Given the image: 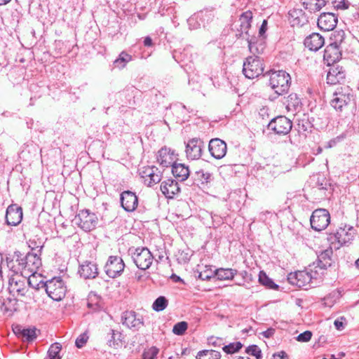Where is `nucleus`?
Segmentation results:
<instances>
[{
	"instance_id": "5fc2aeb1",
	"label": "nucleus",
	"mask_w": 359,
	"mask_h": 359,
	"mask_svg": "<svg viewBox=\"0 0 359 359\" xmlns=\"http://www.w3.org/2000/svg\"><path fill=\"white\" fill-rule=\"evenodd\" d=\"M342 319H343V318H341V320L337 319L334 322V325L336 329L338 330H341L344 329V323L341 321Z\"/></svg>"
},
{
	"instance_id": "f257e3e1",
	"label": "nucleus",
	"mask_w": 359,
	"mask_h": 359,
	"mask_svg": "<svg viewBox=\"0 0 359 359\" xmlns=\"http://www.w3.org/2000/svg\"><path fill=\"white\" fill-rule=\"evenodd\" d=\"M37 288H44L47 294L54 301H61L66 294L67 287L60 277H54L43 282L37 283Z\"/></svg>"
},
{
	"instance_id": "603ef678",
	"label": "nucleus",
	"mask_w": 359,
	"mask_h": 359,
	"mask_svg": "<svg viewBox=\"0 0 359 359\" xmlns=\"http://www.w3.org/2000/svg\"><path fill=\"white\" fill-rule=\"evenodd\" d=\"M209 342L214 346L220 347L222 345H223L222 339L220 338L211 337L209 339Z\"/></svg>"
},
{
	"instance_id": "4be33fe9",
	"label": "nucleus",
	"mask_w": 359,
	"mask_h": 359,
	"mask_svg": "<svg viewBox=\"0 0 359 359\" xmlns=\"http://www.w3.org/2000/svg\"><path fill=\"white\" fill-rule=\"evenodd\" d=\"M327 74V82L330 85H335L344 81L346 73L342 67L339 65H332Z\"/></svg>"
},
{
	"instance_id": "b1692460",
	"label": "nucleus",
	"mask_w": 359,
	"mask_h": 359,
	"mask_svg": "<svg viewBox=\"0 0 359 359\" xmlns=\"http://www.w3.org/2000/svg\"><path fill=\"white\" fill-rule=\"evenodd\" d=\"M79 273L85 279H93L97 276L98 269L95 262L85 261L80 265Z\"/></svg>"
},
{
	"instance_id": "680f3d73",
	"label": "nucleus",
	"mask_w": 359,
	"mask_h": 359,
	"mask_svg": "<svg viewBox=\"0 0 359 359\" xmlns=\"http://www.w3.org/2000/svg\"><path fill=\"white\" fill-rule=\"evenodd\" d=\"M144 45L145 46H151L152 45V39L149 36H147L144 39Z\"/></svg>"
},
{
	"instance_id": "c9c22d12",
	"label": "nucleus",
	"mask_w": 359,
	"mask_h": 359,
	"mask_svg": "<svg viewBox=\"0 0 359 359\" xmlns=\"http://www.w3.org/2000/svg\"><path fill=\"white\" fill-rule=\"evenodd\" d=\"M259 281L262 285L269 289L276 290L278 288V285L276 284L270 278H269L263 271H260L259 273Z\"/></svg>"
},
{
	"instance_id": "338daca9",
	"label": "nucleus",
	"mask_w": 359,
	"mask_h": 359,
	"mask_svg": "<svg viewBox=\"0 0 359 359\" xmlns=\"http://www.w3.org/2000/svg\"><path fill=\"white\" fill-rule=\"evenodd\" d=\"M355 266L359 269V258L355 262Z\"/></svg>"
},
{
	"instance_id": "473e14b6",
	"label": "nucleus",
	"mask_w": 359,
	"mask_h": 359,
	"mask_svg": "<svg viewBox=\"0 0 359 359\" xmlns=\"http://www.w3.org/2000/svg\"><path fill=\"white\" fill-rule=\"evenodd\" d=\"M109 334L110 335V338L108 339L107 344L109 346L116 348L121 344L123 337L120 332L111 330Z\"/></svg>"
},
{
	"instance_id": "72a5a7b5",
	"label": "nucleus",
	"mask_w": 359,
	"mask_h": 359,
	"mask_svg": "<svg viewBox=\"0 0 359 359\" xmlns=\"http://www.w3.org/2000/svg\"><path fill=\"white\" fill-rule=\"evenodd\" d=\"M195 180L200 182L201 184H205L212 182L213 176L212 173L208 171L200 170L195 172Z\"/></svg>"
},
{
	"instance_id": "2eb2a0df",
	"label": "nucleus",
	"mask_w": 359,
	"mask_h": 359,
	"mask_svg": "<svg viewBox=\"0 0 359 359\" xmlns=\"http://www.w3.org/2000/svg\"><path fill=\"white\" fill-rule=\"evenodd\" d=\"M332 250L331 248L326 249L322 251L318 255V259L316 263H313L312 267L314 271L319 269V277L321 278V276L323 275L324 270H325L327 267L332 265Z\"/></svg>"
},
{
	"instance_id": "aec40b11",
	"label": "nucleus",
	"mask_w": 359,
	"mask_h": 359,
	"mask_svg": "<svg viewBox=\"0 0 359 359\" xmlns=\"http://www.w3.org/2000/svg\"><path fill=\"white\" fill-rule=\"evenodd\" d=\"M355 229L353 226L344 225L339 227L334 234L335 240L341 245H346L351 243L355 236Z\"/></svg>"
},
{
	"instance_id": "0eeeda50",
	"label": "nucleus",
	"mask_w": 359,
	"mask_h": 359,
	"mask_svg": "<svg viewBox=\"0 0 359 359\" xmlns=\"http://www.w3.org/2000/svg\"><path fill=\"white\" fill-rule=\"evenodd\" d=\"M309 270L310 271H302L290 273L287 277L289 283L301 287L309 283L312 278L318 279L320 278L318 270L314 271L312 267H310Z\"/></svg>"
},
{
	"instance_id": "bf43d9fd",
	"label": "nucleus",
	"mask_w": 359,
	"mask_h": 359,
	"mask_svg": "<svg viewBox=\"0 0 359 359\" xmlns=\"http://www.w3.org/2000/svg\"><path fill=\"white\" fill-rule=\"evenodd\" d=\"M34 278V276H30L29 278H28V280H27V285L28 284L30 287L36 289V290H39L40 288H37L38 286H37V284L36 285H34V283H32V278Z\"/></svg>"
},
{
	"instance_id": "cd10ccee",
	"label": "nucleus",
	"mask_w": 359,
	"mask_h": 359,
	"mask_svg": "<svg viewBox=\"0 0 359 359\" xmlns=\"http://www.w3.org/2000/svg\"><path fill=\"white\" fill-rule=\"evenodd\" d=\"M172 175L179 180H186L190 174L189 167L185 165L184 163H174L172 165Z\"/></svg>"
},
{
	"instance_id": "37998d69",
	"label": "nucleus",
	"mask_w": 359,
	"mask_h": 359,
	"mask_svg": "<svg viewBox=\"0 0 359 359\" xmlns=\"http://www.w3.org/2000/svg\"><path fill=\"white\" fill-rule=\"evenodd\" d=\"M188 328V323L185 321H181L176 323L172 328V332L176 335H182Z\"/></svg>"
},
{
	"instance_id": "412c9836",
	"label": "nucleus",
	"mask_w": 359,
	"mask_h": 359,
	"mask_svg": "<svg viewBox=\"0 0 359 359\" xmlns=\"http://www.w3.org/2000/svg\"><path fill=\"white\" fill-rule=\"evenodd\" d=\"M121 203L122 208L127 212L134 211L138 205V198L135 193L130 191H124L121 194Z\"/></svg>"
},
{
	"instance_id": "f03ea898",
	"label": "nucleus",
	"mask_w": 359,
	"mask_h": 359,
	"mask_svg": "<svg viewBox=\"0 0 359 359\" xmlns=\"http://www.w3.org/2000/svg\"><path fill=\"white\" fill-rule=\"evenodd\" d=\"M291 84V77L283 70L274 71L270 73L269 86L278 95L288 92Z\"/></svg>"
},
{
	"instance_id": "09e8293b",
	"label": "nucleus",
	"mask_w": 359,
	"mask_h": 359,
	"mask_svg": "<svg viewBox=\"0 0 359 359\" xmlns=\"http://www.w3.org/2000/svg\"><path fill=\"white\" fill-rule=\"evenodd\" d=\"M312 337V332L311 331L306 330L301 334H299L297 337V340L301 342H307L310 341Z\"/></svg>"
},
{
	"instance_id": "f704fd0d",
	"label": "nucleus",
	"mask_w": 359,
	"mask_h": 359,
	"mask_svg": "<svg viewBox=\"0 0 359 359\" xmlns=\"http://www.w3.org/2000/svg\"><path fill=\"white\" fill-rule=\"evenodd\" d=\"M196 359H221V353L215 350H203L198 353Z\"/></svg>"
},
{
	"instance_id": "20e7f679",
	"label": "nucleus",
	"mask_w": 359,
	"mask_h": 359,
	"mask_svg": "<svg viewBox=\"0 0 359 359\" xmlns=\"http://www.w3.org/2000/svg\"><path fill=\"white\" fill-rule=\"evenodd\" d=\"M263 71L262 60L258 56H249L243 62V72L248 79L257 78L263 73Z\"/></svg>"
},
{
	"instance_id": "393cba45",
	"label": "nucleus",
	"mask_w": 359,
	"mask_h": 359,
	"mask_svg": "<svg viewBox=\"0 0 359 359\" xmlns=\"http://www.w3.org/2000/svg\"><path fill=\"white\" fill-rule=\"evenodd\" d=\"M161 191L166 198H173L180 191V188L175 180L168 179L161 183Z\"/></svg>"
},
{
	"instance_id": "58836bf2",
	"label": "nucleus",
	"mask_w": 359,
	"mask_h": 359,
	"mask_svg": "<svg viewBox=\"0 0 359 359\" xmlns=\"http://www.w3.org/2000/svg\"><path fill=\"white\" fill-rule=\"evenodd\" d=\"M132 60L131 55H128L126 52H121L118 57L114 61L115 67L123 69L125 67L128 62Z\"/></svg>"
},
{
	"instance_id": "6e6552de",
	"label": "nucleus",
	"mask_w": 359,
	"mask_h": 359,
	"mask_svg": "<svg viewBox=\"0 0 359 359\" xmlns=\"http://www.w3.org/2000/svg\"><path fill=\"white\" fill-rule=\"evenodd\" d=\"M8 290L16 297H23L28 291L26 278L15 271L8 279Z\"/></svg>"
},
{
	"instance_id": "bb28decb",
	"label": "nucleus",
	"mask_w": 359,
	"mask_h": 359,
	"mask_svg": "<svg viewBox=\"0 0 359 359\" xmlns=\"http://www.w3.org/2000/svg\"><path fill=\"white\" fill-rule=\"evenodd\" d=\"M173 153L170 149L166 147L161 148L157 154V161L163 167L168 168L172 165L174 162Z\"/></svg>"
},
{
	"instance_id": "a211bd4d",
	"label": "nucleus",
	"mask_w": 359,
	"mask_h": 359,
	"mask_svg": "<svg viewBox=\"0 0 359 359\" xmlns=\"http://www.w3.org/2000/svg\"><path fill=\"white\" fill-rule=\"evenodd\" d=\"M121 319L124 325L135 330H140L144 325L142 318L137 316L136 313L133 311L124 312Z\"/></svg>"
},
{
	"instance_id": "9d476101",
	"label": "nucleus",
	"mask_w": 359,
	"mask_h": 359,
	"mask_svg": "<svg viewBox=\"0 0 359 359\" xmlns=\"http://www.w3.org/2000/svg\"><path fill=\"white\" fill-rule=\"evenodd\" d=\"M310 222L313 229L320 231L326 229L330 223V215L326 209H317L313 212Z\"/></svg>"
},
{
	"instance_id": "13d9d810",
	"label": "nucleus",
	"mask_w": 359,
	"mask_h": 359,
	"mask_svg": "<svg viewBox=\"0 0 359 359\" xmlns=\"http://www.w3.org/2000/svg\"><path fill=\"white\" fill-rule=\"evenodd\" d=\"M274 332H275V330L272 328H270V329H268L267 330L264 331L263 332V335L266 338H269L273 336Z\"/></svg>"
},
{
	"instance_id": "ea45409f",
	"label": "nucleus",
	"mask_w": 359,
	"mask_h": 359,
	"mask_svg": "<svg viewBox=\"0 0 359 359\" xmlns=\"http://www.w3.org/2000/svg\"><path fill=\"white\" fill-rule=\"evenodd\" d=\"M168 305V299L163 297H158L153 303L152 309L157 312L163 311Z\"/></svg>"
},
{
	"instance_id": "f3484780",
	"label": "nucleus",
	"mask_w": 359,
	"mask_h": 359,
	"mask_svg": "<svg viewBox=\"0 0 359 359\" xmlns=\"http://www.w3.org/2000/svg\"><path fill=\"white\" fill-rule=\"evenodd\" d=\"M338 22L337 17L332 13H323L318 18V27L325 32L333 30Z\"/></svg>"
},
{
	"instance_id": "7ed1b4c3",
	"label": "nucleus",
	"mask_w": 359,
	"mask_h": 359,
	"mask_svg": "<svg viewBox=\"0 0 359 359\" xmlns=\"http://www.w3.org/2000/svg\"><path fill=\"white\" fill-rule=\"evenodd\" d=\"M16 261L18 262V270H20L21 273L27 272L33 276L42 265L39 255L34 252H28L25 257L20 259L18 255Z\"/></svg>"
},
{
	"instance_id": "a19ab883",
	"label": "nucleus",
	"mask_w": 359,
	"mask_h": 359,
	"mask_svg": "<svg viewBox=\"0 0 359 359\" xmlns=\"http://www.w3.org/2000/svg\"><path fill=\"white\" fill-rule=\"evenodd\" d=\"M36 329L35 327L33 328H24L22 332V335L21 337L23 341H32L34 339L36 338Z\"/></svg>"
},
{
	"instance_id": "774afa93",
	"label": "nucleus",
	"mask_w": 359,
	"mask_h": 359,
	"mask_svg": "<svg viewBox=\"0 0 359 359\" xmlns=\"http://www.w3.org/2000/svg\"><path fill=\"white\" fill-rule=\"evenodd\" d=\"M194 20H195V18H194V17H192V18H190L188 20V22H189V25H191V22H192L193 21H194Z\"/></svg>"
},
{
	"instance_id": "6e6d98bb",
	"label": "nucleus",
	"mask_w": 359,
	"mask_h": 359,
	"mask_svg": "<svg viewBox=\"0 0 359 359\" xmlns=\"http://www.w3.org/2000/svg\"><path fill=\"white\" fill-rule=\"evenodd\" d=\"M24 328H22L21 326L20 325H16L15 327H14L13 328V330L14 332V333L18 337H21L22 335V330H23Z\"/></svg>"
},
{
	"instance_id": "c03bdc74",
	"label": "nucleus",
	"mask_w": 359,
	"mask_h": 359,
	"mask_svg": "<svg viewBox=\"0 0 359 359\" xmlns=\"http://www.w3.org/2000/svg\"><path fill=\"white\" fill-rule=\"evenodd\" d=\"M158 351V348L151 346L147 350H144L142 354V359H154L157 356Z\"/></svg>"
},
{
	"instance_id": "8fccbe9b",
	"label": "nucleus",
	"mask_w": 359,
	"mask_h": 359,
	"mask_svg": "<svg viewBox=\"0 0 359 359\" xmlns=\"http://www.w3.org/2000/svg\"><path fill=\"white\" fill-rule=\"evenodd\" d=\"M316 184L320 190H326L328 184L326 178L323 176H318Z\"/></svg>"
},
{
	"instance_id": "3c124183",
	"label": "nucleus",
	"mask_w": 359,
	"mask_h": 359,
	"mask_svg": "<svg viewBox=\"0 0 359 359\" xmlns=\"http://www.w3.org/2000/svg\"><path fill=\"white\" fill-rule=\"evenodd\" d=\"M87 339L88 337L83 334V335H80L76 339V341H75V344L76 346V347L78 348H82L84 344L86 343L87 341Z\"/></svg>"
},
{
	"instance_id": "1a4fd4ad",
	"label": "nucleus",
	"mask_w": 359,
	"mask_h": 359,
	"mask_svg": "<svg viewBox=\"0 0 359 359\" xmlns=\"http://www.w3.org/2000/svg\"><path fill=\"white\" fill-rule=\"evenodd\" d=\"M351 89L349 86H340L334 91L330 104L336 110L341 111L351 102Z\"/></svg>"
},
{
	"instance_id": "0e129e2a",
	"label": "nucleus",
	"mask_w": 359,
	"mask_h": 359,
	"mask_svg": "<svg viewBox=\"0 0 359 359\" xmlns=\"http://www.w3.org/2000/svg\"><path fill=\"white\" fill-rule=\"evenodd\" d=\"M182 259V261L184 262V263H186L187 262L189 261L190 259V257L189 256V255L187 253H186L183 257L181 258Z\"/></svg>"
},
{
	"instance_id": "6ab92c4d",
	"label": "nucleus",
	"mask_w": 359,
	"mask_h": 359,
	"mask_svg": "<svg viewBox=\"0 0 359 359\" xmlns=\"http://www.w3.org/2000/svg\"><path fill=\"white\" fill-rule=\"evenodd\" d=\"M208 149L212 156L221 159L226 155L227 147L224 141L215 138L210 141Z\"/></svg>"
},
{
	"instance_id": "4468645a",
	"label": "nucleus",
	"mask_w": 359,
	"mask_h": 359,
	"mask_svg": "<svg viewBox=\"0 0 359 359\" xmlns=\"http://www.w3.org/2000/svg\"><path fill=\"white\" fill-rule=\"evenodd\" d=\"M204 147L203 142L199 138H192L186 144V156L189 160L199 159Z\"/></svg>"
},
{
	"instance_id": "e2e57ef3",
	"label": "nucleus",
	"mask_w": 359,
	"mask_h": 359,
	"mask_svg": "<svg viewBox=\"0 0 359 359\" xmlns=\"http://www.w3.org/2000/svg\"><path fill=\"white\" fill-rule=\"evenodd\" d=\"M272 215L271 212H269V211H266L264 212H262L260 214V219L263 220V221H265L266 219V215Z\"/></svg>"
},
{
	"instance_id": "a18cd8bd",
	"label": "nucleus",
	"mask_w": 359,
	"mask_h": 359,
	"mask_svg": "<svg viewBox=\"0 0 359 359\" xmlns=\"http://www.w3.org/2000/svg\"><path fill=\"white\" fill-rule=\"evenodd\" d=\"M245 352L248 355L255 356L257 359H261L262 357L261 349L257 345L249 346Z\"/></svg>"
},
{
	"instance_id": "e433bc0d",
	"label": "nucleus",
	"mask_w": 359,
	"mask_h": 359,
	"mask_svg": "<svg viewBox=\"0 0 359 359\" xmlns=\"http://www.w3.org/2000/svg\"><path fill=\"white\" fill-rule=\"evenodd\" d=\"M345 39V32L342 29L337 30L332 34L331 39L332 42L330 44L339 46L343 48V43Z\"/></svg>"
},
{
	"instance_id": "423d86ee",
	"label": "nucleus",
	"mask_w": 359,
	"mask_h": 359,
	"mask_svg": "<svg viewBox=\"0 0 359 359\" xmlns=\"http://www.w3.org/2000/svg\"><path fill=\"white\" fill-rule=\"evenodd\" d=\"M73 222L83 231H90L96 227L97 217L88 210H82L76 215Z\"/></svg>"
},
{
	"instance_id": "ddd939ff",
	"label": "nucleus",
	"mask_w": 359,
	"mask_h": 359,
	"mask_svg": "<svg viewBox=\"0 0 359 359\" xmlns=\"http://www.w3.org/2000/svg\"><path fill=\"white\" fill-rule=\"evenodd\" d=\"M268 128L273 130L278 135L288 134L292 128V123L290 119L285 116H279L273 118L268 124Z\"/></svg>"
},
{
	"instance_id": "2f4dec72",
	"label": "nucleus",
	"mask_w": 359,
	"mask_h": 359,
	"mask_svg": "<svg viewBox=\"0 0 359 359\" xmlns=\"http://www.w3.org/2000/svg\"><path fill=\"white\" fill-rule=\"evenodd\" d=\"M252 19V13L250 11H247L243 13L240 17V21L241 22V27L243 32L248 34V31L251 27V21Z\"/></svg>"
},
{
	"instance_id": "5701e85b",
	"label": "nucleus",
	"mask_w": 359,
	"mask_h": 359,
	"mask_svg": "<svg viewBox=\"0 0 359 359\" xmlns=\"http://www.w3.org/2000/svg\"><path fill=\"white\" fill-rule=\"evenodd\" d=\"M343 48L335 45L329 44L324 50L323 60L327 65L331 66L339 61L341 57V50Z\"/></svg>"
},
{
	"instance_id": "7c9ffc66",
	"label": "nucleus",
	"mask_w": 359,
	"mask_h": 359,
	"mask_svg": "<svg viewBox=\"0 0 359 359\" xmlns=\"http://www.w3.org/2000/svg\"><path fill=\"white\" fill-rule=\"evenodd\" d=\"M215 276L219 280H227L233 278L237 273V270L232 269L220 268L215 271Z\"/></svg>"
},
{
	"instance_id": "39448f33",
	"label": "nucleus",
	"mask_w": 359,
	"mask_h": 359,
	"mask_svg": "<svg viewBox=\"0 0 359 359\" xmlns=\"http://www.w3.org/2000/svg\"><path fill=\"white\" fill-rule=\"evenodd\" d=\"M131 251V257L137 267L141 270L148 269L153 262L154 257L147 248H137Z\"/></svg>"
},
{
	"instance_id": "4d7b16f0",
	"label": "nucleus",
	"mask_w": 359,
	"mask_h": 359,
	"mask_svg": "<svg viewBox=\"0 0 359 359\" xmlns=\"http://www.w3.org/2000/svg\"><path fill=\"white\" fill-rule=\"evenodd\" d=\"M323 301L324 302V304L325 306H330L331 307L333 304V302L332 301L331 299V297H330V294L327 297H325Z\"/></svg>"
},
{
	"instance_id": "4c0bfd02",
	"label": "nucleus",
	"mask_w": 359,
	"mask_h": 359,
	"mask_svg": "<svg viewBox=\"0 0 359 359\" xmlns=\"http://www.w3.org/2000/svg\"><path fill=\"white\" fill-rule=\"evenodd\" d=\"M61 351V345L58 343L52 344L47 353V355L44 359H61L59 353Z\"/></svg>"
},
{
	"instance_id": "864d4df0",
	"label": "nucleus",
	"mask_w": 359,
	"mask_h": 359,
	"mask_svg": "<svg viewBox=\"0 0 359 359\" xmlns=\"http://www.w3.org/2000/svg\"><path fill=\"white\" fill-rule=\"evenodd\" d=\"M266 29H267V20H264L263 22H262V24L259 28V34L260 36H263L264 34L266 32Z\"/></svg>"
},
{
	"instance_id": "69168bd1",
	"label": "nucleus",
	"mask_w": 359,
	"mask_h": 359,
	"mask_svg": "<svg viewBox=\"0 0 359 359\" xmlns=\"http://www.w3.org/2000/svg\"><path fill=\"white\" fill-rule=\"evenodd\" d=\"M11 0H0V6L6 5L8 2H10Z\"/></svg>"
},
{
	"instance_id": "c85d7f7f",
	"label": "nucleus",
	"mask_w": 359,
	"mask_h": 359,
	"mask_svg": "<svg viewBox=\"0 0 359 359\" xmlns=\"http://www.w3.org/2000/svg\"><path fill=\"white\" fill-rule=\"evenodd\" d=\"M285 104L287 110L293 114H295L302 108L301 100L295 93H291L287 96Z\"/></svg>"
},
{
	"instance_id": "c756f323",
	"label": "nucleus",
	"mask_w": 359,
	"mask_h": 359,
	"mask_svg": "<svg viewBox=\"0 0 359 359\" xmlns=\"http://www.w3.org/2000/svg\"><path fill=\"white\" fill-rule=\"evenodd\" d=\"M300 2L311 13L318 12L326 5V0H300Z\"/></svg>"
},
{
	"instance_id": "9b49d317",
	"label": "nucleus",
	"mask_w": 359,
	"mask_h": 359,
	"mask_svg": "<svg viewBox=\"0 0 359 359\" xmlns=\"http://www.w3.org/2000/svg\"><path fill=\"white\" fill-rule=\"evenodd\" d=\"M125 268V264L121 257L110 256L104 266L105 273L111 278L120 276Z\"/></svg>"
},
{
	"instance_id": "79ce46f5",
	"label": "nucleus",
	"mask_w": 359,
	"mask_h": 359,
	"mask_svg": "<svg viewBox=\"0 0 359 359\" xmlns=\"http://www.w3.org/2000/svg\"><path fill=\"white\" fill-rule=\"evenodd\" d=\"M243 346L240 341L230 343L228 345H224L222 350L227 354H233L238 352Z\"/></svg>"
},
{
	"instance_id": "49530a36",
	"label": "nucleus",
	"mask_w": 359,
	"mask_h": 359,
	"mask_svg": "<svg viewBox=\"0 0 359 359\" xmlns=\"http://www.w3.org/2000/svg\"><path fill=\"white\" fill-rule=\"evenodd\" d=\"M205 267L206 269L204 271L199 273L198 278L203 280H209L212 278L215 277V271L207 266Z\"/></svg>"
},
{
	"instance_id": "de8ad7c7",
	"label": "nucleus",
	"mask_w": 359,
	"mask_h": 359,
	"mask_svg": "<svg viewBox=\"0 0 359 359\" xmlns=\"http://www.w3.org/2000/svg\"><path fill=\"white\" fill-rule=\"evenodd\" d=\"M333 6L337 10H345L349 8L350 2L348 0H334Z\"/></svg>"
},
{
	"instance_id": "dca6fc26",
	"label": "nucleus",
	"mask_w": 359,
	"mask_h": 359,
	"mask_svg": "<svg viewBox=\"0 0 359 359\" xmlns=\"http://www.w3.org/2000/svg\"><path fill=\"white\" fill-rule=\"evenodd\" d=\"M22 208L18 204L13 203L8 206L5 217L7 225H18L22 222Z\"/></svg>"
},
{
	"instance_id": "f8f14e48",
	"label": "nucleus",
	"mask_w": 359,
	"mask_h": 359,
	"mask_svg": "<svg viewBox=\"0 0 359 359\" xmlns=\"http://www.w3.org/2000/svg\"><path fill=\"white\" fill-rule=\"evenodd\" d=\"M140 175L144 184L150 187L160 182L162 179L161 172L154 165L142 167L140 169Z\"/></svg>"
},
{
	"instance_id": "052dcab7",
	"label": "nucleus",
	"mask_w": 359,
	"mask_h": 359,
	"mask_svg": "<svg viewBox=\"0 0 359 359\" xmlns=\"http://www.w3.org/2000/svg\"><path fill=\"white\" fill-rule=\"evenodd\" d=\"M248 47H249V50L251 53H254L253 51V48H254V44H255V41L254 39L252 38V39H248Z\"/></svg>"
},
{
	"instance_id": "a878e982",
	"label": "nucleus",
	"mask_w": 359,
	"mask_h": 359,
	"mask_svg": "<svg viewBox=\"0 0 359 359\" xmlns=\"http://www.w3.org/2000/svg\"><path fill=\"white\" fill-rule=\"evenodd\" d=\"M304 43L309 50L317 51L323 46L325 39L320 34L314 32L305 38Z\"/></svg>"
}]
</instances>
